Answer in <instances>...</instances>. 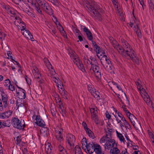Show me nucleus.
Returning a JSON list of instances; mask_svg holds the SVG:
<instances>
[{"instance_id": "1", "label": "nucleus", "mask_w": 154, "mask_h": 154, "mask_svg": "<svg viewBox=\"0 0 154 154\" xmlns=\"http://www.w3.org/2000/svg\"><path fill=\"white\" fill-rule=\"evenodd\" d=\"M86 6L91 12V14L93 16L95 17L96 19L99 21L102 20L101 15L99 13L100 12H101V10L96 5H93L89 3L87 4Z\"/></svg>"}, {"instance_id": "2", "label": "nucleus", "mask_w": 154, "mask_h": 154, "mask_svg": "<svg viewBox=\"0 0 154 154\" xmlns=\"http://www.w3.org/2000/svg\"><path fill=\"white\" fill-rule=\"evenodd\" d=\"M11 122L14 128L20 130H24V128L26 127V125L24 120L21 121L18 118L13 117Z\"/></svg>"}, {"instance_id": "3", "label": "nucleus", "mask_w": 154, "mask_h": 154, "mask_svg": "<svg viewBox=\"0 0 154 154\" xmlns=\"http://www.w3.org/2000/svg\"><path fill=\"white\" fill-rule=\"evenodd\" d=\"M100 60L101 63L104 69H106V68L110 67L111 61L106 55H104L103 56V57L100 59Z\"/></svg>"}, {"instance_id": "4", "label": "nucleus", "mask_w": 154, "mask_h": 154, "mask_svg": "<svg viewBox=\"0 0 154 154\" xmlns=\"http://www.w3.org/2000/svg\"><path fill=\"white\" fill-rule=\"evenodd\" d=\"M93 144V146H92V150L91 152L93 153L94 152L97 154H104V152H101V148L100 146L97 144H94L92 142Z\"/></svg>"}, {"instance_id": "5", "label": "nucleus", "mask_w": 154, "mask_h": 154, "mask_svg": "<svg viewBox=\"0 0 154 154\" xmlns=\"http://www.w3.org/2000/svg\"><path fill=\"white\" fill-rule=\"evenodd\" d=\"M122 55L123 56H126V55L129 56L131 58L132 57V56L134 54V51L132 49L131 50L130 47L128 48H127V50L125 49H123L122 51Z\"/></svg>"}, {"instance_id": "6", "label": "nucleus", "mask_w": 154, "mask_h": 154, "mask_svg": "<svg viewBox=\"0 0 154 154\" xmlns=\"http://www.w3.org/2000/svg\"><path fill=\"white\" fill-rule=\"evenodd\" d=\"M66 141L68 143L70 147L74 146V143L75 142V136L71 134H69L67 136Z\"/></svg>"}, {"instance_id": "7", "label": "nucleus", "mask_w": 154, "mask_h": 154, "mask_svg": "<svg viewBox=\"0 0 154 154\" xmlns=\"http://www.w3.org/2000/svg\"><path fill=\"white\" fill-rule=\"evenodd\" d=\"M36 124L40 127H44L45 125V122L41 118L40 115H37L36 116Z\"/></svg>"}, {"instance_id": "8", "label": "nucleus", "mask_w": 154, "mask_h": 154, "mask_svg": "<svg viewBox=\"0 0 154 154\" xmlns=\"http://www.w3.org/2000/svg\"><path fill=\"white\" fill-rule=\"evenodd\" d=\"M1 91L2 92L1 95L2 97V99L3 103V107L6 108L8 106V97L7 95L5 93L3 90Z\"/></svg>"}, {"instance_id": "9", "label": "nucleus", "mask_w": 154, "mask_h": 154, "mask_svg": "<svg viewBox=\"0 0 154 154\" xmlns=\"http://www.w3.org/2000/svg\"><path fill=\"white\" fill-rule=\"evenodd\" d=\"M42 8L43 10L50 15H53L54 14L52 8L48 3L44 7L42 6Z\"/></svg>"}, {"instance_id": "10", "label": "nucleus", "mask_w": 154, "mask_h": 154, "mask_svg": "<svg viewBox=\"0 0 154 154\" xmlns=\"http://www.w3.org/2000/svg\"><path fill=\"white\" fill-rule=\"evenodd\" d=\"M83 31L85 32L87 35V38L90 41L92 40L93 39V37L92 34L90 31L86 27L84 26L83 28Z\"/></svg>"}, {"instance_id": "11", "label": "nucleus", "mask_w": 154, "mask_h": 154, "mask_svg": "<svg viewBox=\"0 0 154 154\" xmlns=\"http://www.w3.org/2000/svg\"><path fill=\"white\" fill-rule=\"evenodd\" d=\"M117 144L116 147L111 149L109 151L110 154H118L120 153V151L117 147Z\"/></svg>"}, {"instance_id": "12", "label": "nucleus", "mask_w": 154, "mask_h": 154, "mask_svg": "<svg viewBox=\"0 0 154 154\" xmlns=\"http://www.w3.org/2000/svg\"><path fill=\"white\" fill-rule=\"evenodd\" d=\"M120 42L122 43V45L124 47L123 48L125 49L128 48L129 47H130V45L124 39L121 38Z\"/></svg>"}, {"instance_id": "13", "label": "nucleus", "mask_w": 154, "mask_h": 154, "mask_svg": "<svg viewBox=\"0 0 154 154\" xmlns=\"http://www.w3.org/2000/svg\"><path fill=\"white\" fill-rule=\"evenodd\" d=\"M123 109L124 111L127 115L128 118L131 116L132 119L133 118L134 120L136 119V117L133 114L131 113L125 107H123Z\"/></svg>"}, {"instance_id": "14", "label": "nucleus", "mask_w": 154, "mask_h": 154, "mask_svg": "<svg viewBox=\"0 0 154 154\" xmlns=\"http://www.w3.org/2000/svg\"><path fill=\"white\" fill-rule=\"evenodd\" d=\"M99 51L98 50L96 52L97 53V57L100 59V57L102 56L103 55H105L104 51H103L101 48L100 49H99Z\"/></svg>"}, {"instance_id": "15", "label": "nucleus", "mask_w": 154, "mask_h": 154, "mask_svg": "<svg viewBox=\"0 0 154 154\" xmlns=\"http://www.w3.org/2000/svg\"><path fill=\"white\" fill-rule=\"evenodd\" d=\"M134 30L136 31V32L138 38H141L142 37L141 33L140 32V30L137 25H136V27L134 26Z\"/></svg>"}, {"instance_id": "16", "label": "nucleus", "mask_w": 154, "mask_h": 154, "mask_svg": "<svg viewBox=\"0 0 154 154\" xmlns=\"http://www.w3.org/2000/svg\"><path fill=\"white\" fill-rule=\"evenodd\" d=\"M75 154H83L81 149L79 146L76 145L74 149Z\"/></svg>"}, {"instance_id": "17", "label": "nucleus", "mask_w": 154, "mask_h": 154, "mask_svg": "<svg viewBox=\"0 0 154 154\" xmlns=\"http://www.w3.org/2000/svg\"><path fill=\"white\" fill-rule=\"evenodd\" d=\"M131 59L137 64L139 65L140 64L139 60L136 54H134Z\"/></svg>"}, {"instance_id": "18", "label": "nucleus", "mask_w": 154, "mask_h": 154, "mask_svg": "<svg viewBox=\"0 0 154 154\" xmlns=\"http://www.w3.org/2000/svg\"><path fill=\"white\" fill-rule=\"evenodd\" d=\"M121 120L124 122V124L126 128H128L130 130H131V125L129 123H128L127 121L126 120L125 118H122V119H121Z\"/></svg>"}, {"instance_id": "19", "label": "nucleus", "mask_w": 154, "mask_h": 154, "mask_svg": "<svg viewBox=\"0 0 154 154\" xmlns=\"http://www.w3.org/2000/svg\"><path fill=\"white\" fill-rule=\"evenodd\" d=\"M93 144H91V143H88V144H86V147L85 149H86V151H87L90 154H91L92 153H91V149H92V146H93Z\"/></svg>"}, {"instance_id": "20", "label": "nucleus", "mask_w": 154, "mask_h": 154, "mask_svg": "<svg viewBox=\"0 0 154 154\" xmlns=\"http://www.w3.org/2000/svg\"><path fill=\"white\" fill-rule=\"evenodd\" d=\"M86 133L88 135V136L92 138H94V135L93 132L90 130L89 128H88V130L85 131Z\"/></svg>"}, {"instance_id": "21", "label": "nucleus", "mask_w": 154, "mask_h": 154, "mask_svg": "<svg viewBox=\"0 0 154 154\" xmlns=\"http://www.w3.org/2000/svg\"><path fill=\"white\" fill-rule=\"evenodd\" d=\"M4 86H7L8 85H9L8 86V89L9 90H11L10 86H12V85L10 80L9 79H7L5 80V82L4 83Z\"/></svg>"}, {"instance_id": "22", "label": "nucleus", "mask_w": 154, "mask_h": 154, "mask_svg": "<svg viewBox=\"0 0 154 154\" xmlns=\"http://www.w3.org/2000/svg\"><path fill=\"white\" fill-rule=\"evenodd\" d=\"M39 5H40L38 3H35L34 4L35 9L38 12V13L42 14V11L40 10L39 7Z\"/></svg>"}, {"instance_id": "23", "label": "nucleus", "mask_w": 154, "mask_h": 154, "mask_svg": "<svg viewBox=\"0 0 154 154\" xmlns=\"http://www.w3.org/2000/svg\"><path fill=\"white\" fill-rule=\"evenodd\" d=\"M41 6L42 8V7H44L45 5H48V3L45 0H39L38 1V3Z\"/></svg>"}, {"instance_id": "24", "label": "nucleus", "mask_w": 154, "mask_h": 154, "mask_svg": "<svg viewBox=\"0 0 154 154\" xmlns=\"http://www.w3.org/2000/svg\"><path fill=\"white\" fill-rule=\"evenodd\" d=\"M100 93L98 91H96L95 90V92H94V93H93L91 95L93 96L95 98H97V100H98L100 99Z\"/></svg>"}, {"instance_id": "25", "label": "nucleus", "mask_w": 154, "mask_h": 154, "mask_svg": "<svg viewBox=\"0 0 154 154\" xmlns=\"http://www.w3.org/2000/svg\"><path fill=\"white\" fill-rule=\"evenodd\" d=\"M53 79H56V80L54 81V82L57 84V87L59 88V85L60 87V88L61 90H63V91L65 90L63 85H62V86H61V85L59 84V83H60V84H61L60 81L59 80H59L58 79H57L56 77H54Z\"/></svg>"}, {"instance_id": "26", "label": "nucleus", "mask_w": 154, "mask_h": 154, "mask_svg": "<svg viewBox=\"0 0 154 154\" xmlns=\"http://www.w3.org/2000/svg\"><path fill=\"white\" fill-rule=\"evenodd\" d=\"M87 87L88 90L91 94H92L94 93V92H95L96 89L94 87L92 88L91 85H88Z\"/></svg>"}, {"instance_id": "27", "label": "nucleus", "mask_w": 154, "mask_h": 154, "mask_svg": "<svg viewBox=\"0 0 154 154\" xmlns=\"http://www.w3.org/2000/svg\"><path fill=\"white\" fill-rule=\"evenodd\" d=\"M16 87L19 89H21L22 90V94H23V96H21L20 97L21 99H24L26 97V94H25V93L26 91H25L22 88L19 87L17 85H16Z\"/></svg>"}, {"instance_id": "28", "label": "nucleus", "mask_w": 154, "mask_h": 154, "mask_svg": "<svg viewBox=\"0 0 154 154\" xmlns=\"http://www.w3.org/2000/svg\"><path fill=\"white\" fill-rule=\"evenodd\" d=\"M128 118L129 119L131 123V124L133 126L134 128L137 130L138 129V128H137V127L135 126V122H136L137 121L136 118V119L135 120L133 118L132 119L131 116L130 117H128Z\"/></svg>"}, {"instance_id": "29", "label": "nucleus", "mask_w": 154, "mask_h": 154, "mask_svg": "<svg viewBox=\"0 0 154 154\" xmlns=\"http://www.w3.org/2000/svg\"><path fill=\"white\" fill-rule=\"evenodd\" d=\"M2 124V126H3L2 128H4L5 127H9L11 125V124L10 121H7L5 122H3Z\"/></svg>"}, {"instance_id": "30", "label": "nucleus", "mask_w": 154, "mask_h": 154, "mask_svg": "<svg viewBox=\"0 0 154 154\" xmlns=\"http://www.w3.org/2000/svg\"><path fill=\"white\" fill-rule=\"evenodd\" d=\"M108 134H106L105 135L103 136L102 137L100 140V142L104 143L105 142V141L106 140V139H109L108 138Z\"/></svg>"}, {"instance_id": "31", "label": "nucleus", "mask_w": 154, "mask_h": 154, "mask_svg": "<svg viewBox=\"0 0 154 154\" xmlns=\"http://www.w3.org/2000/svg\"><path fill=\"white\" fill-rule=\"evenodd\" d=\"M73 32L75 33H77V34L76 35H79V34H82V33L80 32V31L77 29L75 27H73Z\"/></svg>"}, {"instance_id": "32", "label": "nucleus", "mask_w": 154, "mask_h": 154, "mask_svg": "<svg viewBox=\"0 0 154 154\" xmlns=\"http://www.w3.org/2000/svg\"><path fill=\"white\" fill-rule=\"evenodd\" d=\"M26 32L27 33V35L29 36L30 39L32 41H34V38H33V36L29 30L26 31Z\"/></svg>"}, {"instance_id": "33", "label": "nucleus", "mask_w": 154, "mask_h": 154, "mask_svg": "<svg viewBox=\"0 0 154 154\" xmlns=\"http://www.w3.org/2000/svg\"><path fill=\"white\" fill-rule=\"evenodd\" d=\"M117 136L119 138V140L121 142L122 141L124 143H125V138L123 136L122 134H121L120 135H119Z\"/></svg>"}, {"instance_id": "34", "label": "nucleus", "mask_w": 154, "mask_h": 154, "mask_svg": "<svg viewBox=\"0 0 154 154\" xmlns=\"http://www.w3.org/2000/svg\"><path fill=\"white\" fill-rule=\"evenodd\" d=\"M105 132L106 134H108V136L109 135V137H108L109 139H111L112 138V131L108 130V131L105 130Z\"/></svg>"}, {"instance_id": "35", "label": "nucleus", "mask_w": 154, "mask_h": 154, "mask_svg": "<svg viewBox=\"0 0 154 154\" xmlns=\"http://www.w3.org/2000/svg\"><path fill=\"white\" fill-rule=\"evenodd\" d=\"M21 137L20 135H19L17 136V139L16 140L17 141L16 144L18 145L20 144V143L21 141Z\"/></svg>"}, {"instance_id": "36", "label": "nucleus", "mask_w": 154, "mask_h": 154, "mask_svg": "<svg viewBox=\"0 0 154 154\" xmlns=\"http://www.w3.org/2000/svg\"><path fill=\"white\" fill-rule=\"evenodd\" d=\"M51 111L53 116H55L56 112V108H54L52 109L51 107Z\"/></svg>"}, {"instance_id": "37", "label": "nucleus", "mask_w": 154, "mask_h": 154, "mask_svg": "<svg viewBox=\"0 0 154 154\" xmlns=\"http://www.w3.org/2000/svg\"><path fill=\"white\" fill-rule=\"evenodd\" d=\"M53 147L52 146H50V147L47 150L45 151L46 152L47 154H52V149Z\"/></svg>"}, {"instance_id": "38", "label": "nucleus", "mask_w": 154, "mask_h": 154, "mask_svg": "<svg viewBox=\"0 0 154 154\" xmlns=\"http://www.w3.org/2000/svg\"><path fill=\"white\" fill-rule=\"evenodd\" d=\"M8 115H7L6 113L2 112L0 113V118L2 119H4L7 117Z\"/></svg>"}, {"instance_id": "39", "label": "nucleus", "mask_w": 154, "mask_h": 154, "mask_svg": "<svg viewBox=\"0 0 154 154\" xmlns=\"http://www.w3.org/2000/svg\"><path fill=\"white\" fill-rule=\"evenodd\" d=\"M59 30L62 34H63V35L64 37L66 36V33L64 30L62 26L60 27L59 28Z\"/></svg>"}, {"instance_id": "40", "label": "nucleus", "mask_w": 154, "mask_h": 154, "mask_svg": "<svg viewBox=\"0 0 154 154\" xmlns=\"http://www.w3.org/2000/svg\"><path fill=\"white\" fill-rule=\"evenodd\" d=\"M95 76L96 78H100L101 77V75L100 72H99V71H97L95 72Z\"/></svg>"}, {"instance_id": "41", "label": "nucleus", "mask_w": 154, "mask_h": 154, "mask_svg": "<svg viewBox=\"0 0 154 154\" xmlns=\"http://www.w3.org/2000/svg\"><path fill=\"white\" fill-rule=\"evenodd\" d=\"M51 2L54 5L58 6L59 4L57 0H51Z\"/></svg>"}, {"instance_id": "42", "label": "nucleus", "mask_w": 154, "mask_h": 154, "mask_svg": "<svg viewBox=\"0 0 154 154\" xmlns=\"http://www.w3.org/2000/svg\"><path fill=\"white\" fill-rule=\"evenodd\" d=\"M94 48V51L95 52H97V51L98 50V51H99V49H100V47L97 44H96L94 46V47H93Z\"/></svg>"}, {"instance_id": "43", "label": "nucleus", "mask_w": 154, "mask_h": 154, "mask_svg": "<svg viewBox=\"0 0 154 154\" xmlns=\"http://www.w3.org/2000/svg\"><path fill=\"white\" fill-rule=\"evenodd\" d=\"M110 139H109V140H106V142L105 143V145L106 146H108L109 147L111 148L112 143H111V142H109V141H110Z\"/></svg>"}, {"instance_id": "44", "label": "nucleus", "mask_w": 154, "mask_h": 154, "mask_svg": "<svg viewBox=\"0 0 154 154\" xmlns=\"http://www.w3.org/2000/svg\"><path fill=\"white\" fill-rule=\"evenodd\" d=\"M5 34L3 32H0V39L3 40L4 39V38L5 37Z\"/></svg>"}, {"instance_id": "45", "label": "nucleus", "mask_w": 154, "mask_h": 154, "mask_svg": "<svg viewBox=\"0 0 154 154\" xmlns=\"http://www.w3.org/2000/svg\"><path fill=\"white\" fill-rule=\"evenodd\" d=\"M82 125L83 126L84 129L85 131H86L87 130H88V128H88L87 124L85 122H82Z\"/></svg>"}, {"instance_id": "46", "label": "nucleus", "mask_w": 154, "mask_h": 154, "mask_svg": "<svg viewBox=\"0 0 154 154\" xmlns=\"http://www.w3.org/2000/svg\"><path fill=\"white\" fill-rule=\"evenodd\" d=\"M110 141H109V142H111V143H112L111 148H112H112L114 147H113L114 146L115 144V140L113 139H110Z\"/></svg>"}, {"instance_id": "47", "label": "nucleus", "mask_w": 154, "mask_h": 154, "mask_svg": "<svg viewBox=\"0 0 154 154\" xmlns=\"http://www.w3.org/2000/svg\"><path fill=\"white\" fill-rule=\"evenodd\" d=\"M99 68L98 65H94V68H93V70L94 72H95L96 71H99Z\"/></svg>"}, {"instance_id": "48", "label": "nucleus", "mask_w": 154, "mask_h": 154, "mask_svg": "<svg viewBox=\"0 0 154 154\" xmlns=\"http://www.w3.org/2000/svg\"><path fill=\"white\" fill-rule=\"evenodd\" d=\"M2 100L0 98V111L2 112L4 110L3 105L2 104Z\"/></svg>"}, {"instance_id": "49", "label": "nucleus", "mask_w": 154, "mask_h": 154, "mask_svg": "<svg viewBox=\"0 0 154 154\" xmlns=\"http://www.w3.org/2000/svg\"><path fill=\"white\" fill-rule=\"evenodd\" d=\"M45 150L46 151L50 147V146H52L50 143H48L47 144H46L45 145Z\"/></svg>"}, {"instance_id": "50", "label": "nucleus", "mask_w": 154, "mask_h": 154, "mask_svg": "<svg viewBox=\"0 0 154 154\" xmlns=\"http://www.w3.org/2000/svg\"><path fill=\"white\" fill-rule=\"evenodd\" d=\"M75 53V52L74 51H72L71 53H70V57H72L73 58L76 57V56Z\"/></svg>"}, {"instance_id": "51", "label": "nucleus", "mask_w": 154, "mask_h": 154, "mask_svg": "<svg viewBox=\"0 0 154 154\" xmlns=\"http://www.w3.org/2000/svg\"><path fill=\"white\" fill-rule=\"evenodd\" d=\"M5 113H6V114L7 115H8L7 117V118L9 117L11 115V114L12 112L11 111L9 110L8 111L6 112H4Z\"/></svg>"}, {"instance_id": "52", "label": "nucleus", "mask_w": 154, "mask_h": 154, "mask_svg": "<svg viewBox=\"0 0 154 154\" xmlns=\"http://www.w3.org/2000/svg\"><path fill=\"white\" fill-rule=\"evenodd\" d=\"M82 145V149L86 152V149H85L86 146V145L84 143V141H81Z\"/></svg>"}, {"instance_id": "53", "label": "nucleus", "mask_w": 154, "mask_h": 154, "mask_svg": "<svg viewBox=\"0 0 154 154\" xmlns=\"http://www.w3.org/2000/svg\"><path fill=\"white\" fill-rule=\"evenodd\" d=\"M23 29H21V31H23L25 30V31L23 32V34L24 35H27V33L26 32V31H27V30L25 29V28H24V26H22Z\"/></svg>"}, {"instance_id": "54", "label": "nucleus", "mask_w": 154, "mask_h": 154, "mask_svg": "<svg viewBox=\"0 0 154 154\" xmlns=\"http://www.w3.org/2000/svg\"><path fill=\"white\" fill-rule=\"evenodd\" d=\"M106 118L108 119H111V116L109 114V112L106 111Z\"/></svg>"}, {"instance_id": "55", "label": "nucleus", "mask_w": 154, "mask_h": 154, "mask_svg": "<svg viewBox=\"0 0 154 154\" xmlns=\"http://www.w3.org/2000/svg\"><path fill=\"white\" fill-rule=\"evenodd\" d=\"M59 150L60 151V152H62L63 151V149H65L64 148L61 146L60 145L58 146Z\"/></svg>"}, {"instance_id": "56", "label": "nucleus", "mask_w": 154, "mask_h": 154, "mask_svg": "<svg viewBox=\"0 0 154 154\" xmlns=\"http://www.w3.org/2000/svg\"><path fill=\"white\" fill-rule=\"evenodd\" d=\"M81 35H82V34H79V35H78V37L79 39V40L81 42L82 41H83V37Z\"/></svg>"}, {"instance_id": "57", "label": "nucleus", "mask_w": 154, "mask_h": 154, "mask_svg": "<svg viewBox=\"0 0 154 154\" xmlns=\"http://www.w3.org/2000/svg\"><path fill=\"white\" fill-rule=\"evenodd\" d=\"M112 4L114 5H117V4L118 3V0H111Z\"/></svg>"}, {"instance_id": "58", "label": "nucleus", "mask_w": 154, "mask_h": 154, "mask_svg": "<svg viewBox=\"0 0 154 154\" xmlns=\"http://www.w3.org/2000/svg\"><path fill=\"white\" fill-rule=\"evenodd\" d=\"M90 111L91 114H94L95 113V109L94 108H92L90 109Z\"/></svg>"}, {"instance_id": "59", "label": "nucleus", "mask_w": 154, "mask_h": 154, "mask_svg": "<svg viewBox=\"0 0 154 154\" xmlns=\"http://www.w3.org/2000/svg\"><path fill=\"white\" fill-rule=\"evenodd\" d=\"M119 47H120L118 43L116 42V45L115 46H114V47L115 48H116L117 50H118V48Z\"/></svg>"}, {"instance_id": "60", "label": "nucleus", "mask_w": 154, "mask_h": 154, "mask_svg": "<svg viewBox=\"0 0 154 154\" xmlns=\"http://www.w3.org/2000/svg\"><path fill=\"white\" fill-rule=\"evenodd\" d=\"M37 76L35 75V78H36L38 79H40V77H41V74L39 73H37Z\"/></svg>"}, {"instance_id": "61", "label": "nucleus", "mask_w": 154, "mask_h": 154, "mask_svg": "<svg viewBox=\"0 0 154 154\" xmlns=\"http://www.w3.org/2000/svg\"><path fill=\"white\" fill-rule=\"evenodd\" d=\"M23 154H28V150L27 149L25 148L22 150Z\"/></svg>"}, {"instance_id": "62", "label": "nucleus", "mask_w": 154, "mask_h": 154, "mask_svg": "<svg viewBox=\"0 0 154 154\" xmlns=\"http://www.w3.org/2000/svg\"><path fill=\"white\" fill-rule=\"evenodd\" d=\"M116 94L117 96V97L118 98L120 101L122 103V104H124V102L122 101V100L121 99V98L119 97L120 96V95L119 94Z\"/></svg>"}, {"instance_id": "63", "label": "nucleus", "mask_w": 154, "mask_h": 154, "mask_svg": "<svg viewBox=\"0 0 154 154\" xmlns=\"http://www.w3.org/2000/svg\"><path fill=\"white\" fill-rule=\"evenodd\" d=\"M132 146H133V149L134 150H137L139 148L138 146L137 145H134L131 144Z\"/></svg>"}, {"instance_id": "64", "label": "nucleus", "mask_w": 154, "mask_h": 154, "mask_svg": "<svg viewBox=\"0 0 154 154\" xmlns=\"http://www.w3.org/2000/svg\"><path fill=\"white\" fill-rule=\"evenodd\" d=\"M60 154H67L66 151L65 149H63L62 152H61L60 153Z\"/></svg>"}]
</instances>
